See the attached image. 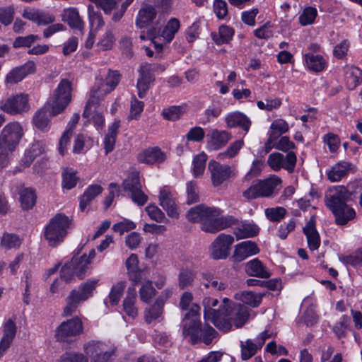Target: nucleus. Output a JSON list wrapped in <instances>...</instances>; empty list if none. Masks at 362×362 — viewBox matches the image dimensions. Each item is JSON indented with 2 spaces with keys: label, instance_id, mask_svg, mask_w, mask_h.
<instances>
[{
  "label": "nucleus",
  "instance_id": "864d4df0",
  "mask_svg": "<svg viewBox=\"0 0 362 362\" xmlns=\"http://www.w3.org/2000/svg\"><path fill=\"white\" fill-rule=\"evenodd\" d=\"M207 155L204 152L195 156L193 159V174L195 177L202 176L205 170Z\"/></svg>",
  "mask_w": 362,
  "mask_h": 362
},
{
  "label": "nucleus",
  "instance_id": "bf43d9fd",
  "mask_svg": "<svg viewBox=\"0 0 362 362\" xmlns=\"http://www.w3.org/2000/svg\"><path fill=\"white\" fill-rule=\"evenodd\" d=\"M243 146V141L237 140L232 143L226 151L218 153L217 158L224 160L235 156Z\"/></svg>",
  "mask_w": 362,
  "mask_h": 362
},
{
  "label": "nucleus",
  "instance_id": "2eb2a0df",
  "mask_svg": "<svg viewBox=\"0 0 362 362\" xmlns=\"http://www.w3.org/2000/svg\"><path fill=\"white\" fill-rule=\"evenodd\" d=\"M218 300L216 298L207 297L205 298L202 304L204 306V317L206 321H211L216 327L218 329H228L230 327V325L228 322L221 324L219 320V317L222 313V307L219 309H214V308L217 306Z\"/></svg>",
  "mask_w": 362,
  "mask_h": 362
},
{
  "label": "nucleus",
  "instance_id": "13d9d810",
  "mask_svg": "<svg viewBox=\"0 0 362 362\" xmlns=\"http://www.w3.org/2000/svg\"><path fill=\"white\" fill-rule=\"evenodd\" d=\"M317 15V11L315 8L306 7L299 16V22L303 26L311 25L314 23Z\"/></svg>",
  "mask_w": 362,
  "mask_h": 362
},
{
  "label": "nucleus",
  "instance_id": "c9c22d12",
  "mask_svg": "<svg viewBox=\"0 0 362 362\" xmlns=\"http://www.w3.org/2000/svg\"><path fill=\"white\" fill-rule=\"evenodd\" d=\"M136 291L134 287L129 288L127 296L123 300V310L130 317L135 318L138 315V309L135 305Z\"/></svg>",
  "mask_w": 362,
  "mask_h": 362
},
{
  "label": "nucleus",
  "instance_id": "de8ad7c7",
  "mask_svg": "<svg viewBox=\"0 0 362 362\" xmlns=\"http://www.w3.org/2000/svg\"><path fill=\"white\" fill-rule=\"evenodd\" d=\"M62 177V186L64 189L68 190L75 187L78 180V177L76 176V171L72 168L64 169Z\"/></svg>",
  "mask_w": 362,
  "mask_h": 362
},
{
  "label": "nucleus",
  "instance_id": "e2e57ef3",
  "mask_svg": "<svg viewBox=\"0 0 362 362\" xmlns=\"http://www.w3.org/2000/svg\"><path fill=\"white\" fill-rule=\"evenodd\" d=\"M35 126L40 130H46L49 126V120L45 110H38L33 117Z\"/></svg>",
  "mask_w": 362,
  "mask_h": 362
},
{
  "label": "nucleus",
  "instance_id": "ea45409f",
  "mask_svg": "<svg viewBox=\"0 0 362 362\" xmlns=\"http://www.w3.org/2000/svg\"><path fill=\"white\" fill-rule=\"evenodd\" d=\"M156 16V11L154 7L152 6H146L139 10L136 24L139 28H142L146 25L151 23L155 18Z\"/></svg>",
  "mask_w": 362,
  "mask_h": 362
},
{
  "label": "nucleus",
  "instance_id": "a878e982",
  "mask_svg": "<svg viewBox=\"0 0 362 362\" xmlns=\"http://www.w3.org/2000/svg\"><path fill=\"white\" fill-rule=\"evenodd\" d=\"M165 159V153L158 147L145 149L138 155V160L140 163L146 164L162 163Z\"/></svg>",
  "mask_w": 362,
  "mask_h": 362
},
{
  "label": "nucleus",
  "instance_id": "72a5a7b5",
  "mask_svg": "<svg viewBox=\"0 0 362 362\" xmlns=\"http://www.w3.org/2000/svg\"><path fill=\"white\" fill-rule=\"evenodd\" d=\"M202 284L206 288H211L216 291H224L228 287L226 281L214 276L209 272L202 273Z\"/></svg>",
  "mask_w": 362,
  "mask_h": 362
},
{
  "label": "nucleus",
  "instance_id": "e433bc0d",
  "mask_svg": "<svg viewBox=\"0 0 362 362\" xmlns=\"http://www.w3.org/2000/svg\"><path fill=\"white\" fill-rule=\"evenodd\" d=\"M259 232V228L253 223L243 222L234 230V234L238 240L256 236Z\"/></svg>",
  "mask_w": 362,
  "mask_h": 362
},
{
  "label": "nucleus",
  "instance_id": "cd10ccee",
  "mask_svg": "<svg viewBox=\"0 0 362 362\" xmlns=\"http://www.w3.org/2000/svg\"><path fill=\"white\" fill-rule=\"evenodd\" d=\"M62 21L67 23L73 29H77L80 31L84 28V23L79 16L76 8L71 7L64 8L62 15Z\"/></svg>",
  "mask_w": 362,
  "mask_h": 362
},
{
  "label": "nucleus",
  "instance_id": "338daca9",
  "mask_svg": "<svg viewBox=\"0 0 362 362\" xmlns=\"http://www.w3.org/2000/svg\"><path fill=\"white\" fill-rule=\"evenodd\" d=\"M184 108L181 106H171L163 109L162 115L168 120L175 121L181 117Z\"/></svg>",
  "mask_w": 362,
  "mask_h": 362
},
{
  "label": "nucleus",
  "instance_id": "37998d69",
  "mask_svg": "<svg viewBox=\"0 0 362 362\" xmlns=\"http://www.w3.org/2000/svg\"><path fill=\"white\" fill-rule=\"evenodd\" d=\"M241 358L243 361H247L254 356L260 347L257 346L255 341L247 339L246 341H240Z\"/></svg>",
  "mask_w": 362,
  "mask_h": 362
},
{
  "label": "nucleus",
  "instance_id": "4be33fe9",
  "mask_svg": "<svg viewBox=\"0 0 362 362\" xmlns=\"http://www.w3.org/2000/svg\"><path fill=\"white\" fill-rule=\"evenodd\" d=\"M259 252V249L255 242L246 240L235 245L232 257L235 262H239Z\"/></svg>",
  "mask_w": 362,
  "mask_h": 362
},
{
  "label": "nucleus",
  "instance_id": "0e129e2a",
  "mask_svg": "<svg viewBox=\"0 0 362 362\" xmlns=\"http://www.w3.org/2000/svg\"><path fill=\"white\" fill-rule=\"evenodd\" d=\"M40 37L37 35H29L25 37H18L13 43L14 48L30 47L36 41L40 40Z\"/></svg>",
  "mask_w": 362,
  "mask_h": 362
},
{
  "label": "nucleus",
  "instance_id": "1a4fd4ad",
  "mask_svg": "<svg viewBox=\"0 0 362 362\" xmlns=\"http://www.w3.org/2000/svg\"><path fill=\"white\" fill-rule=\"evenodd\" d=\"M88 262L85 256L74 257L69 262L62 267L61 278L66 281H69L74 275L83 279L89 269Z\"/></svg>",
  "mask_w": 362,
  "mask_h": 362
},
{
  "label": "nucleus",
  "instance_id": "4d7b16f0",
  "mask_svg": "<svg viewBox=\"0 0 362 362\" xmlns=\"http://www.w3.org/2000/svg\"><path fill=\"white\" fill-rule=\"evenodd\" d=\"M218 335V332L209 325H205L200 328V342H203L206 345L211 344L213 340L217 338Z\"/></svg>",
  "mask_w": 362,
  "mask_h": 362
},
{
  "label": "nucleus",
  "instance_id": "f257e3e1",
  "mask_svg": "<svg viewBox=\"0 0 362 362\" xmlns=\"http://www.w3.org/2000/svg\"><path fill=\"white\" fill-rule=\"evenodd\" d=\"M73 226L72 220L64 214H57L49 220L44 229V237L50 247L62 243Z\"/></svg>",
  "mask_w": 362,
  "mask_h": 362
},
{
  "label": "nucleus",
  "instance_id": "0eeeda50",
  "mask_svg": "<svg viewBox=\"0 0 362 362\" xmlns=\"http://www.w3.org/2000/svg\"><path fill=\"white\" fill-rule=\"evenodd\" d=\"M281 182V178L276 175H273L264 180H257L243 192V196L248 200L269 197Z\"/></svg>",
  "mask_w": 362,
  "mask_h": 362
},
{
  "label": "nucleus",
  "instance_id": "4468645a",
  "mask_svg": "<svg viewBox=\"0 0 362 362\" xmlns=\"http://www.w3.org/2000/svg\"><path fill=\"white\" fill-rule=\"evenodd\" d=\"M83 332V324L78 317L63 322L56 329L55 337L59 341H69V338L76 337Z\"/></svg>",
  "mask_w": 362,
  "mask_h": 362
},
{
  "label": "nucleus",
  "instance_id": "b1692460",
  "mask_svg": "<svg viewBox=\"0 0 362 362\" xmlns=\"http://www.w3.org/2000/svg\"><path fill=\"white\" fill-rule=\"evenodd\" d=\"M225 121L228 127H239L246 132L249 131L251 126L250 119L245 114L238 111L227 115Z\"/></svg>",
  "mask_w": 362,
  "mask_h": 362
},
{
  "label": "nucleus",
  "instance_id": "052dcab7",
  "mask_svg": "<svg viewBox=\"0 0 362 362\" xmlns=\"http://www.w3.org/2000/svg\"><path fill=\"white\" fill-rule=\"evenodd\" d=\"M266 217L272 222H279L283 219L286 214V210L284 207L276 206L274 208H267L264 211Z\"/></svg>",
  "mask_w": 362,
  "mask_h": 362
},
{
  "label": "nucleus",
  "instance_id": "7c9ffc66",
  "mask_svg": "<svg viewBox=\"0 0 362 362\" xmlns=\"http://www.w3.org/2000/svg\"><path fill=\"white\" fill-rule=\"evenodd\" d=\"M245 272L250 276L267 279L270 276V272L257 258H255L245 264Z\"/></svg>",
  "mask_w": 362,
  "mask_h": 362
},
{
  "label": "nucleus",
  "instance_id": "c756f323",
  "mask_svg": "<svg viewBox=\"0 0 362 362\" xmlns=\"http://www.w3.org/2000/svg\"><path fill=\"white\" fill-rule=\"evenodd\" d=\"M46 143L44 141H35L30 148L28 149L21 162L25 167H28L35 160V158L45 152Z\"/></svg>",
  "mask_w": 362,
  "mask_h": 362
},
{
  "label": "nucleus",
  "instance_id": "4c0bfd02",
  "mask_svg": "<svg viewBox=\"0 0 362 362\" xmlns=\"http://www.w3.org/2000/svg\"><path fill=\"white\" fill-rule=\"evenodd\" d=\"M303 57L308 69L313 72H320L327 66L326 60L322 55L308 53L305 54Z\"/></svg>",
  "mask_w": 362,
  "mask_h": 362
},
{
  "label": "nucleus",
  "instance_id": "dca6fc26",
  "mask_svg": "<svg viewBox=\"0 0 362 362\" xmlns=\"http://www.w3.org/2000/svg\"><path fill=\"white\" fill-rule=\"evenodd\" d=\"M234 238L230 235L221 233L215 239L211 246V255L214 259H226L230 252Z\"/></svg>",
  "mask_w": 362,
  "mask_h": 362
},
{
  "label": "nucleus",
  "instance_id": "aec40b11",
  "mask_svg": "<svg viewBox=\"0 0 362 362\" xmlns=\"http://www.w3.org/2000/svg\"><path fill=\"white\" fill-rule=\"evenodd\" d=\"M3 336L0 341V358L6 353L11 345L17 333V326L15 318L7 320L3 325Z\"/></svg>",
  "mask_w": 362,
  "mask_h": 362
},
{
  "label": "nucleus",
  "instance_id": "5fc2aeb1",
  "mask_svg": "<svg viewBox=\"0 0 362 362\" xmlns=\"http://www.w3.org/2000/svg\"><path fill=\"white\" fill-rule=\"evenodd\" d=\"M288 129V124L285 120L277 119L272 123L269 134L272 135L273 138L279 139L281 134L287 132Z\"/></svg>",
  "mask_w": 362,
  "mask_h": 362
},
{
  "label": "nucleus",
  "instance_id": "39448f33",
  "mask_svg": "<svg viewBox=\"0 0 362 362\" xmlns=\"http://www.w3.org/2000/svg\"><path fill=\"white\" fill-rule=\"evenodd\" d=\"M71 82L66 78L62 79L48 103L52 115H57L66 109L71 101Z\"/></svg>",
  "mask_w": 362,
  "mask_h": 362
},
{
  "label": "nucleus",
  "instance_id": "f3484780",
  "mask_svg": "<svg viewBox=\"0 0 362 362\" xmlns=\"http://www.w3.org/2000/svg\"><path fill=\"white\" fill-rule=\"evenodd\" d=\"M208 169L211 174V178L214 186H219L235 173L231 168L227 165H221L217 161L211 160L209 163Z\"/></svg>",
  "mask_w": 362,
  "mask_h": 362
},
{
  "label": "nucleus",
  "instance_id": "7ed1b4c3",
  "mask_svg": "<svg viewBox=\"0 0 362 362\" xmlns=\"http://www.w3.org/2000/svg\"><path fill=\"white\" fill-rule=\"evenodd\" d=\"M98 282V279H90L81 283L78 288L73 289L66 298V305L64 308V315H71L81 303L93 297Z\"/></svg>",
  "mask_w": 362,
  "mask_h": 362
},
{
  "label": "nucleus",
  "instance_id": "680f3d73",
  "mask_svg": "<svg viewBox=\"0 0 362 362\" xmlns=\"http://www.w3.org/2000/svg\"><path fill=\"white\" fill-rule=\"evenodd\" d=\"M297 162V157L294 152L288 151L286 155L283 154V159L281 161L282 168L285 169L288 173L294 172Z\"/></svg>",
  "mask_w": 362,
  "mask_h": 362
},
{
  "label": "nucleus",
  "instance_id": "3c124183",
  "mask_svg": "<svg viewBox=\"0 0 362 362\" xmlns=\"http://www.w3.org/2000/svg\"><path fill=\"white\" fill-rule=\"evenodd\" d=\"M88 13L90 25L92 28L99 30L104 25L105 22L100 12L95 11L94 6L91 4L88 6Z\"/></svg>",
  "mask_w": 362,
  "mask_h": 362
},
{
  "label": "nucleus",
  "instance_id": "f03ea898",
  "mask_svg": "<svg viewBox=\"0 0 362 362\" xmlns=\"http://www.w3.org/2000/svg\"><path fill=\"white\" fill-rule=\"evenodd\" d=\"M222 313L219 317L220 322H228L230 327L228 329H218L223 332H228L232 329L233 325L236 328L242 327L249 317V310L247 306L240 303H234L228 298L223 299Z\"/></svg>",
  "mask_w": 362,
  "mask_h": 362
},
{
  "label": "nucleus",
  "instance_id": "412c9836",
  "mask_svg": "<svg viewBox=\"0 0 362 362\" xmlns=\"http://www.w3.org/2000/svg\"><path fill=\"white\" fill-rule=\"evenodd\" d=\"M159 204L166 211L170 218L177 219L179 218L178 207L175 198L168 188H163L160 190L158 197Z\"/></svg>",
  "mask_w": 362,
  "mask_h": 362
},
{
  "label": "nucleus",
  "instance_id": "473e14b6",
  "mask_svg": "<svg viewBox=\"0 0 362 362\" xmlns=\"http://www.w3.org/2000/svg\"><path fill=\"white\" fill-rule=\"evenodd\" d=\"M230 225V221L223 217H209L202 224V229L205 232L216 233Z\"/></svg>",
  "mask_w": 362,
  "mask_h": 362
},
{
  "label": "nucleus",
  "instance_id": "c03bdc74",
  "mask_svg": "<svg viewBox=\"0 0 362 362\" xmlns=\"http://www.w3.org/2000/svg\"><path fill=\"white\" fill-rule=\"evenodd\" d=\"M20 202L23 209L29 210L32 209L36 202L35 191L30 188H25L20 192Z\"/></svg>",
  "mask_w": 362,
  "mask_h": 362
},
{
  "label": "nucleus",
  "instance_id": "2f4dec72",
  "mask_svg": "<svg viewBox=\"0 0 362 362\" xmlns=\"http://www.w3.org/2000/svg\"><path fill=\"white\" fill-rule=\"evenodd\" d=\"M119 127V119H115L108 127L107 133L104 139V149L106 155L112 152L114 149Z\"/></svg>",
  "mask_w": 362,
  "mask_h": 362
},
{
  "label": "nucleus",
  "instance_id": "ddd939ff",
  "mask_svg": "<svg viewBox=\"0 0 362 362\" xmlns=\"http://www.w3.org/2000/svg\"><path fill=\"white\" fill-rule=\"evenodd\" d=\"M122 186L124 191L129 192L132 201L139 206L144 205L148 197L141 190V182L137 173H132L124 180Z\"/></svg>",
  "mask_w": 362,
  "mask_h": 362
},
{
  "label": "nucleus",
  "instance_id": "f704fd0d",
  "mask_svg": "<svg viewBox=\"0 0 362 362\" xmlns=\"http://www.w3.org/2000/svg\"><path fill=\"white\" fill-rule=\"evenodd\" d=\"M351 164L349 162L341 161L336 163L327 172L328 179L332 182H339L344 177L351 169Z\"/></svg>",
  "mask_w": 362,
  "mask_h": 362
},
{
  "label": "nucleus",
  "instance_id": "393cba45",
  "mask_svg": "<svg viewBox=\"0 0 362 362\" xmlns=\"http://www.w3.org/2000/svg\"><path fill=\"white\" fill-rule=\"evenodd\" d=\"M208 148L216 151L224 146L230 139V135L226 131L213 129L208 135Z\"/></svg>",
  "mask_w": 362,
  "mask_h": 362
},
{
  "label": "nucleus",
  "instance_id": "9b49d317",
  "mask_svg": "<svg viewBox=\"0 0 362 362\" xmlns=\"http://www.w3.org/2000/svg\"><path fill=\"white\" fill-rule=\"evenodd\" d=\"M351 193L343 185L334 186L328 189L325 196V204L330 210H334L351 199Z\"/></svg>",
  "mask_w": 362,
  "mask_h": 362
},
{
  "label": "nucleus",
  "instance_id": "774afa93",
  "mask_svg": "<svg viewBox=\"0 0 362 362\" xmlns=\"http://www.w3.org/2000/svg\"><path fill=\"white\" fill-rule=\"evenodd\" d=\"M341 261L346 264L357 266L362 264V247L359 248L352 254L344 256L341 258Z\"/></svg>",
  "mask_w": 362,
  "mask_h": 362
},
{
  "label": "nucleus",
  "instance_id": "09e8293b",
  "mask_svg": "<svg viewBox=\"0 0 362 362\" xmlns=\"http://www.w3.org/2000/svg\"><path fill=\"white\" fill-rule=\"evenodd\" d=\"M120 76L117 71H109L100 86L104 90L105 93H109L116 88L120 81Z\"/></svg>",
  "mask_w": 362,
  "mask_h": 362
},
{
  "label": "nucleus",
  "instance_id": "423d86ee",
  "mask_svg": "<svg viewBox=\"0 0 362 362\" xmlns=\"http://www.w3.org/2000/svg\"><path fill=\"white\" fill-rule=\"evenodd\" d=\"M200 307L197 304L192 305L189 310L185 315L182 335L191 344L200 342L199 332L201 322L199 320Z\"/></svg>",
  "mask_w": 362,
  "mask_h": 362
},
{
  "label": "nucleus",
  "instance_id": "a19ab883",
  "mask_svg": "<svg viewBox=\"0 0 362 362\" xmlns=\"http://www.w3.org/2000/svg\"><path fill=\"white\" fill-rule=\"evenodd\" d=\"M103 192V188L98 185H93L88 187L80 198V209L83 211L90 202Z\"/></svg>",
  "mask_w": 362,
  "mask_h": 362
},
{
  "label": "nucleus",
  "instance_id": "bb28decb",
  "mask_svg": "<svg viewBox=\"0 0 362 362\" xmlns=\"http://www.w3.org/2000/svg\"><path fill=\"white\" fill-rule=\"evenodd\" d=\"M23 16L38 25H47L55 21L54 15L35 9L25 10Z\"/></svg>",
  "mask_w": 362,
  "mask_h": 362
},
{
  "label": "nucleus",
  "instance_id": "49530a36",
  "mask_svg": "<svg viewBox=\"0 0 362 362\" xmlns=\"http://www.w3.org/2000/svg\"><path fill=\"white\" fill-rule=\"evenodd\" d=\"M234 35V30L228 25H221L218 35L212 34V38L217 45H222L230 42Z\"/></svg>",
  "mask_w": 362,
  "mask_h": 362
},
{
  "label": "nucleus",
  "instance_id": "6e6552de",
  "mask_svg": "<svg viewBox=\"0 0 362 362\" xmlns=\"http://www.w3.org/2000/svg\"><path fill=\"white\" fill-rule=\"evenodd\" d=\"M83 349L90 362H110L116 350L115 347L108 346L99 341L85 344Z\"/></svg>",
  "mask_w": 362,
  "mask_h": 362
},
{
  "label": "nucleus",
  "instance_id": "6e6d98bb",
  "mask_svg": "<svg viewBox=\"0 0 362 362\" xmlns=\"http://www.w3.org/2000/svg\"><path fill=\"white\" fill-rule=\"evenodd\" d=\"M347 84L350 88H354L362 81V70L358 67H351L346 74Z\"/></svg>",
  "mask_w": 362,
  "mask_h": 362
},
{
  "label": "nucleus",
  "instance_id": "5701e85b",
  "mask_svg": "<svg viewBox=\"0 0 362 362\" xmlns=\"http://www.w3.org/2000/svg\"><path fill=\"white\" fill-rule=\"evenodd\" d=\"M306 236L308 247L310 250H316L320 245V237L315 226V218L312 216L303 228Z\"/></svg>",
  "mask_w": 362,
  "mask_h": 362
},
{
  "label": "nucleus",
  "instance_id": "79ce46f5",
  "mask_svg": "<svg viewBox=\"0 0 362 362\" xmlns=\"http://www.w3.org/2000/svg\"><path fill=\"white\" fill-rule=\"evenodd\" d=\"M125 282L119 281L115 285L112 286L108 297L104 300V304L106 307L110 305H116L120 300V298L123 294L125 288Z\"/></svg>",
  "mask_w": 362,
  "mask_h": 362
},
{
  "label": "nucleus",
  "instance_id": "a18cd8bd",
  "mask_svg": "<svg viewBox=\"0 0 362 362\" xmlns=\"http://www.w3.org/2000/svg\"><path fill=\"white\" fill-rule=\"evenodd\" d=\"M180 26V24L178 19L172 18L168 21L161 34L162 37L167 42H170L173 40L175 33L179 30Z\"/></svg>",
  "mask_w": 362,
  "mask_h": 362
},
{
  "label": "nucleus",
  "instance_id": "69168bd1",
  "mask_svg": "<svg viewBox=\"0 0 362 362\" xmlns=\"http://www.w3.org/2000/svg\"><path fill=\"white\" fill-rule=\"evenodd\" d=\"M145 210L151 220L158 223L168 221L165 218V214L154 204L147 206Z\"/></svg>",
  "mask_w": 362,
  "mask_h": 362
},
{
  "label": "nucleus",
  "instance_id": "6ab92c4d",
  "mask_svg": "<svg viewBox=\"0 0 362 362\" xmlns=\"http://www.w3.org/2000/svg\"><path fill=\"white\" fill-rule=\"evenodd\" d=\"M221 213L220 209L209 207L204 204H199L191 208L187 213L186 217L192 222H203L209 219V217L219 216Z\"/></svg>",
  "mask_w": 362,
  "mask_h": 362
},
{
  "label": "nucleus",
  "instance_id": "20e7f679",
  "mask_svg": "<svg viewBox=\"0 0 362 362\" xmlns=\"http://www.w3.org/2000/svg\"><path fill=\"white\" fill-rule=\"evenodd\" d=\"M23 136V129L18 122H11L3 129L0 136V168L8 163V153L15 149Z\"/></svg>",
  "mask_w": 362,
  "mask_h": 362
},
{
  "label": "nucleus",
  "instance_id": "f8f14e48",
  "mask_svg": "<svg viewBox=\"0 0 362 362\" xmlns=\"http://www.w3.org/2000/svg\"><path fill=\"white\" fill-rule=\"evenodd\" d=\"M172 291L169 288L165 289L156 298L155 303L144 311V320L147 324L156 321L160 322L163 319V308L165 302L170 297Z\"/></svg>",
  "mask_w": 362,
  "mask_h": 362
},
{
  "label": "nucleus",
  "instance_id": "58836bf2",
  "mask_svg": "<svg viewBox=\"0 0 362 362\" xmlns=\"http://www.w3.org/2000/svg\"><path fill=\"white\" fill-rule=\"evenodd\" d=\"M106 94L107 93H105L104 90L101 87L95 90H91L89 99L86 105L84 111L82 115L83 117L85 118H88L91 115L92 107L98 105L100 101Z\"/></svg>",
  "mask_w": 362,
  "mask_h": 362
},
{
  "label": "nucleus",
  "instance_id": "8fccbe9b",
  "mask_svg": "<svg viewBox=\"0 0 362 362\" xmlns=\"http://www.w3.org/2000/svg\"><path fill=\"white\" fill-rule=\"evenodd\" d=\"M196 273L191 269H182L178 276V285L180 288L185 289L192 286Z\"/></svg>",
  "mask_w": 362,
  "mask_h": 362
},
{
  "label": "nucleus",
  "instance_id": "a211bd4d",
  "mask_svg": "<svg viewBox=\"0 0 362 362\" xmlns=\"http://www.w3.org/2000/svg\"><path fill=\"white\" fill-rule=\"evenodd\" d=\"M156 71V66L151 64H145L140 66L139 77L137 81L138 95L140 98L145 97L151 84L154 81L153 73Z\"/></svg>",
  "mask_w": 362,
  "mask_h": 362
},
{
  "label": "nucleus",
  "instance_id": "9d476101",
  "mask_svg": "<svg viewBox=\"0 0 362 362\" xmlns=\"http://www.w3.org/2000/svg\"><path fill=\"white\" fill-rule=\"evenodd\" d=\"M0 109L12 115L28 112L30 109L28 95L24 93L11 95L0 102Z\"/></svg>",
  "mask_w": 362,
  "mask_h": 362
},
{
  "label": "nucleus",
  "instance_id": "c85d7f7f",
  "mask_svg": "<svg viewBox=\"0 0 362 362\" xmlns=\"http://www.w3.org/2000/svg\"><path fill=\"white\" fill-rule=\"evenodd\" d=\"M331 211L335 218V222L337 225L344 226L356 217L355 210L347 204L337 207Z\"/></svg>",
  "mask_w": 362,
  "mask_h": 362
},
{
  "label": "nucleus",
  "instance_id": "603ef678",
  "mask_svg": "<svg viewBox=\"0 0 362 362\" xmlns=\"http://www.w3.org/2000/svg\"><path fill=\"white\" fill-rule=\"evenodd\" d=\"M156 294V291L153 288L151 281L146 280L142 283V286L139 289V296L141 301L149 303Z\"/></svg>",
  "mask_w": 362,
  "mask_h": 362
}]
</instances>
